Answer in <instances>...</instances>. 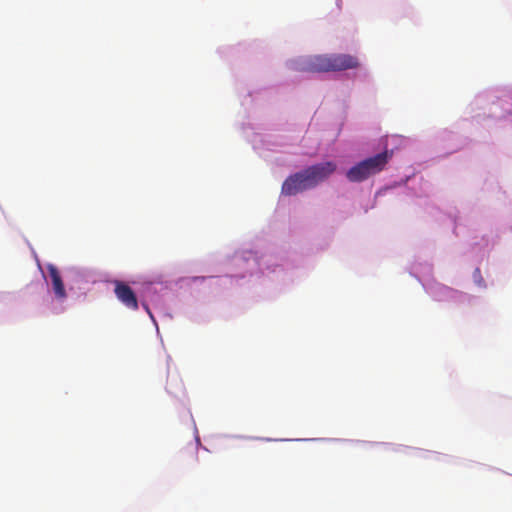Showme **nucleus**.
Here are the masks:
<instances>
[{"label":"nucleus","mask_w":512,"mask_h":512,"mask_svg":"<svg viewBox=\"0 0 512 512\" xmlns=\"http://www.w3.org/2000/svg\"><path fill=\"white\" fill-rule=\"evenodd\" d=\"M336 163L327 161L312 165L305 170L307 178L309 179L312 187H315L320 182L325 181L330 175L336 171Z\"/></svg>","instance_id":"obj_3"},{"label":"nucleus","mask_w":512,"mask_h":512,"mask_svg":"<svg viewBox=\"0 0 512 512\" xmlns=\"http://www.w3.org/2000/svg\"><path fill=\"white\" fill-rule=\"evenodd\" d=\"M360 67L359 59L350 54H325L307 56L292 64V69L299 72L327 73L339 72Z\"/></svg>","instance_id":"obj_1"},{"label":"nucleus","mask_w":512,"mask_h":512,"mask_svg":"<svg viewBox=\"0 0 512 512\" xmlns=\"http://www.w3.org/2000/svg\"><path fill=\"white\" fill-rule=\"evenodd\" d=\"M114 293L116 298L128 309L136 311L139 308L138 299L133 289L125 282L114 281Z\"/></svg>","instance_id":"obj_5"},{"label":"nucleus","mask_w":512,"mask_h":512,"mask_svg":"<svg viewBox=\"0 0 512 512\" xmlns=\"http://www.w3.org/2000/svg\"><path fill=\"white\" fill-rule=\"evenodd\" d=\"M48 272L51 277L52 287L56 297L59 299L66 298L65 287L58 269L53 265H49Z\"/></svg>","instance_id":"obj_6"},{"label":"nucleus","mask_w":512,"mask_h":512,"mask_svg":"<svg viewBox=\"0 0 512 512\" xmlns=\"http://www.w3.org/2000/svg\"><path fill=\"white\" fill-rule=\"evenodd\" d=\"M474 279L478 283L479 286H482L483 279H482V276H481L479 268H476L475 271H474Z\"/></svg>","instance_id":"obj_7"},{"label":"nucleus","mask_w":512,"mask_h":512,"mask_svg":"<svg viewBox=\"0 0 512 512\" xmlns=\"http://www.w3.org/2000/svg\"><path fill=\"white\" fill-rule=\"evenodd\" d=\"M393 151L385 150L375 156L364 159L352 166L347 172L346 177L350 182H362L369 177L381 172L388 161L392 158Z\"/></svg>","instance_id":"obj_2"},{"label":"nucleus","mask_w":512,"mask_h":512,"mask_svg":"<svg viewBox=\"0 0 512 512\" xmlns=\"http://www.w3.org/2000/svg\"><path fill=\"white\" fill-rule=\"evenodd\" d=\"M313 188L305 170L289 176L282 184V193L288 196Z\"/></svg>","instance_id":"obj_4"}]
</instances>
